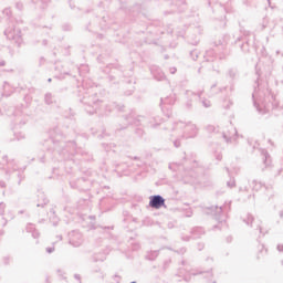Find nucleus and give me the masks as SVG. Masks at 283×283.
Here are the masks:
<instances>
[{
  "label": "nucleus",
  "mask_w": 283,
  "mask_h": 283,
  "mask_svg": "<svg viewBox=\"0 0 283 283\" xmlns=\"http://www.w3.org/2000/svg\"><path fill=\"white\" fill-rule=\"evenodd\" d=\"M164 129L175 132L178 136V138L174 140V146L176 148L180 147L181 138H196L198 136V126L192 123L177 122L172 126L164 127Z\"/></svg>",
  "instance_id": "nucleus-1"
},
{
  "label": "nucleus",
  "mask_w": 283,
  "mask_h": 283,
  "mask_svg": "<svg viewBox=\"0 0 283 283\" xmlns=\"http://www.w3.org/2000/svg\"><path fill=\"white\" fill-rule=\"evenodd\" d=\"M149 207L151 209H163L165 206V199L160 195H155L149 197Z\"/></svg>",
  "instance_id": "nucleus-2"
},
{
  "label": "nucleus",
  "mask_w": 283,
  "mask_h": 283,
  "mask_svg": "<svg viewBox=\"0 0 283 283\" xmlns=\"http://www.w3.org/2000/svg\"><path fill=\"white\" fill-rule=\"evenodd\" d=\"M150 72H151L154 78H156V81H166L167 80V76L165 75L163 70H160V67H158L157 65L150 66Z\"/></svg>",
  "instance_id": "nucleus-3"
},
{
  "label": "nucleus",
  "mask_w": 283,
  "mask_h": 283,
  "mask_svg": "<svg viewBox=\"0 0 283 283\" xmlns=\"http://www.w3.org/2000/svg\"><path fill=\"white\" fill-rule=\"evenodd\" d=\"M223 139L226 143H231L232 140H235V136H238V129L235 127L231 126L228 133L222 134Z\"/></svg>",
  "instance_id": "nucleus-4"
},
{
  "label": "nucleus",
  "mask_w": 283,
  "mask_h": 283,
  "mask_svg": "<svg viewBox=\"0 0 283 283\" xmlns=\"http://www.w3.org/2000/svg\"><path fill=\"white\" fill-rule=\"evenodd\" d=\"M250 187H252L253 191H260L262 189H269V187H266V185L262 184L261 181L258 180H252V182L250 184Z\"/></svg>",
  "instance_id": "nucleus-5"
},
{
  "label": "nucleus",
  "mask_w": 283,
  "mask_h": 283,
  "mask_svg": "<svg viewBox=\"0 0 283 283\" xmlns=\"http://www.w3.org/2000/svg\"><path fill=\"white\" fill-rule=\"evenodd\" d=\"M146 124L148 127H151L153 129H156L158 125H160V122L156 117H151L150 119L148 117L145 118Z\"/></svg>",
  "instance_id": "nucleus-6"
},
{
  "label": "nucleus",
  "mask_w": 283,
  "mask_h": 283,
  "mask_svg": "<svg viewBox=\"0 0 283 283\" xmlns=\"http://www.w3.org/2000/svg\"><path fill=\"white\" fill-rule=\"evenodd\" d=\"M161 103L164 105H174V103H176V94L161 98Z\"/></svg>",
  "instance_id": "nucleus-7"
},
{
  "label": "nucleus",
  "mask_w": 283,
  "mask_h": 283,
  "mask_svg": "<svg viewBox=\"0 0 283 283\" xmlns=\"http://www.w3.org/2000/svg\"><path fill=\"white\" fill-rule=\"evenodd\" d=\"M200 235H205V229H202V228H195L192 230V238L196 240V239L200 238Z\"/></svg>",
  "instance_id": "nucleus-8"
},
{
  "label": "nucleus",
  "mask_w": 283,
  "mask_h": 283,
  "mask_svg": "<svg viewBox=\"0 0 283 283\" xmlns=\"http://www.w3.org/2000/svg\"><path fill=\"white\" fill-rule=\"evenodd\" d=\"M243 41H245V43H251V36H252V42L254 41V39H255V35H253V34H251V32H249V31H244L243 32Z\"/></svg>",
  "instance_id": "nucleus-9"
},
{
  "label": "nucleus",
  "mask_w": 283,
  "mask_h": 283,
  "mask_svg": "<svg viewBox=\"0 0 283 283\" xmlns=\"http://www.w3.org/2000/svg\"><path fill=\"white\" fill-rule=\"evenodd\" d=\"M146 260L154 261L156 258H158V251H149L146 253Z\"/></svg>",
  "instance_id": "nucleus-10"
},
{
  "label": "nucleus",
  "mask_w": 283,
  "mask_h": 283,
  "mask_svg": "<svg viewBox=\"0 0 283 283\" xmlns=\"http://www.w3.org/2000/svg\"><path fill=\"white\" fill-rule=\"evenodd\" d=\"M272 99V109H282V106H280V102L275 99V96L271 95Z\"/></svg>",
  "instance_id": "nucleus-11"
},
{
  "label": "nucleus",
  "mask_w": 283,
  "mask_h": 283,
  "mask_svg": "<svg viewBox=\"0 0 283 283\" xmlns=\"http://www.w3.org/2000/svg\"><path fill=\"white\" fill-rule=\"evenodd\" d=\"M243 222H245V224H253V214H247V218H243Z\"/></svg>",
  "instance_id": "nucleus-12"
},
{
  "label": "nucleus",
  "mask_w": 283,
  "mask_h": 283,
  "mask_svg": "<svg viewBox=\"0 0 283 283\" xmlns=\"http://www.w3.org/2000/svg\"><path fill=\"white\" fill-rule=\"evenodd\" d=\"M228 75H229L230 78H235V76H238V70H235V69H230V70L228 71Z\"/></svg>",
  "instance_id": "nucleus-13"
},
{
  "label": "nucleus",
  "mask_w": 283,
  "mask_h": 283,
  "mask_svg": "<svg viewBox=\"0 0 283 283\" xmlns=\"http://www.w3.org/2000/svg\"><path fill=\"white\" fill-rule=\"evenodd\" d=\"M254 106L256 107V111L259 112V114H266V112H269V108L264 107V109H261L260 105H258L256 102H254Z\"/></svg>",
  "instance_id": "nucleus-14"
},
{
  "label": "nucleus",
  "mask_w": 283,
  "mask_h": 283,
  "mask_svg": "<svg viewBox=\"0 0 283 283\" xmlns=\"http://www.w3.org/2000/svg\"><path fill=\"white\" fill-rule=\"evenodd\" d=\"M201 105L206 108L211 107V101L207 99V98H202L201 99Z\"/></svg>",
  "instance_id": "nucleus-15"
},
{
  "label": "nucleus",
  "mask_w": 283,
  "mask_h": 283,
  "mask_svg": "<svg viewBox=\"0 0 283 283\" xmlns=\"http://www.w3.org/2000/svg\"><path fill=\"white\" fill-rule=\"evenodd\" d=\"M217 212L214 213L216 216V220H218V222H220V213H222V207H216Z\"/></svg>",
  "instance_id": "nucleus-16"
},
{
  "label": "nucleus",
  "mask_w": 283,
  "mask_h": 283,
  "mask_svg": "<svg viewBox=\"0 0 283 283\" xmlns=\"http://www.w3.org/2000/svg\"><path fill=\"white\" fill-rule=\"evenodd\" d=\"M227 187H229L230 189H233V187H235V179H230L227 182Z\"/></svg>",
  "instance_id": "nucleus-17"
},
{
  "label": "nucleus",
  "mask_w": 283,
  "mask_h": 283,
  "mask_svg": "<svg viewBox=\"0 0 283 283\" xmlns=\"http://www.w3.org/2000/svg\"><path fill=\"white\" fill-rule=\"evenodd\" d=\"M190 56H191L192 61H197V59H198V52L191 51V52H190Z\"/></svg>",
  "instance_id": "nucleus-18"
},
{
  "label": "nucleus",
  "mask_w": 283,
  "mask_h": 283,
  "mask_svg": "<svg viewBox=\"0 0 283 283\" xmlns=\"http://www.w3.org/2000/svg\"><path fill=\"white\" fill-rule=\"evenodd\" d=\"M206 129H207V132H209V133L216 132V126H213V125H208V126L206 127Z\"/></svg>",
  "instance_id": "nucleus-19"
},
{
  "label": "nucleus",
  "mask_w": 283,
  "mask_h": 283,
  "mask_svg": "<svg viewBox=\"0 0 283 283\" xmlns=\"http://www.w3.org/2000/svg\"><path fill=\"white\" fill-rule=\"evenodd\" d=\"M186 107H187V109H191V107H193V104L191 103V101H188L186 103Z\"/></svg>",
  "instance_id": "nucleus-20"
},
{
  "label": "nucleus",
  "mask_w": 283,
  "mask_h": 283,
  "mask_svg": "<svg viewBox=\"0 0 283 283\" xmlns=\"http://www.w3.org/2000/svg\"><path fill=\"white\" fill-rule=\"evenodd\" d=\"M177 253H181V255H182V254L187 253V249L181 248L180 250L177 251Z\"/></svg>",
  "instance_id": "nucleus-21"
},
{
  "label": "nucleus",
  "mask_w": 283,
  "mask_h": 283,
  "mask_svg": "<svg viewBox=\"0 0 283 283\" xmlns=\"http://www.w3.org/2000/svg\"><path fill=\"white\" fill-rule=\"evenodd\" d=\"M169 72H170V74H176V72H178V69H176V67H170Z\"/></svg>",
  "instance_id": "nucleus-22"
},
{
  "label": "nucleus",
  "mask_w": 283,
  "mask_h": 283,
  "mask_svg": "<svg viewBox=\"0 0 283 283\" xmlns=\"http://www.w3.org/2000/svg\"><path fill=\"white\" fill-rule=\"evenodd\" d=\"M276 249H277V251H279L280 253H282V251H283V244H279V245L276 247Z\"/></svg>",
  "instance_id": "nucleus-23"
},
{
  "label": "nucleus",
  "mask_w": 283,
  "mask_h": 283,
  "mask_svg": "<svg viewBox=\"0 0 283 283\" xmlns=\"http://www.w3.org/2000/svg\"><path fill=\"white\" fill-rule=\"evenodd\" d=\"M216 158L217 160H222V154H217Z\"/></svg>",
  "instance_id": "nucleus-24"
},
{
  "label": "nucleus",
  "mask_w": 283,
  "mask_h": 283,
  "mask_svg": "<svg viewBox=\"0 0 283 283\" xmlns=\"http://www.w3.org/2000/svg\"><path fill=\"white\" fill-rule=\"evenodd\" d=\"M182 240L185 241V242H189V240H191V237H182Z\"/></svg>",
  "instance_id": "nucleus-25"
},
{
  "label": "nucleus",
  "mask_w": 283,
  "mask_h": 283,
  "mask_svg": "<svg viewBox=\"0 0 283 283\" xmlns=\"http://www.w3.org/2000/svg\"><path fill=\"white\" fill-rule=\"evenodd\" d=\"M231 105H233V103L229 102L228 105L226 106V109H229V107H231Z\"/></svg>",
  "instance_id": "nucleus-26"
},
{
  "label": "nucleus",
  "mask_w": 283,
  "mask_h": 283,
  "mask_svg": "<svg viewBox=\"0 0 283 283\" xmlns=\"http://www.w3.org/2000/svg\"><path fill=\"white\" fill-rule=\"evenodd\" d=\"M264 157H265V163H266V160L269 159V153H265Z\"/></svg>",
  "instance_id": "nucleus-27"
},
{
  "label": "nucleus",
  "mask_w": 283,
  "mask_h": 283,
  "mask_svg": "<svg viewBox=\"0 0 283 283\" xmlns=\"http://www.w3.org/2000/svg\"><path fill=\"white\" fill-rule=\"evenodd\" d=\"M260 233H262V226H258Z\"/></svg>",
  "instance_id": "nucleus-28"
},
{
  "label": "nucleus",
  "mask_w": 283,
  "mask_h": 283,
  "mask_svg": "<svg viewBox=\"0 0 283 283\" xmlns=\"http://www.w3.org/2000/svg\"><path fill=\"white\" fill-rule=\"evenodd\" d=\"M192 275H202V272L192 273Z\"/></svg>",
  "instance_id": "nucleus-29"
},
{
  "label": "nucleus",
  "mask_w": 283,
  "mask_h": 283,
  "mask_svg": "<svg viewBox=\"0 0 283 283\" xmlns=\"http://www.w3.org/2000/svg\"><path fill=\"white\" fill-rule=\"evenodd\" d=\"M205 249V245L199 247V251H202Z\"/></svg>",
  "instance_id": "nucleus-30"
},
{
  "label": "nucleus",
  "mask_w": 283,
  "mask_h": 283,
  "mask_svg": "<svg viewBox=\"0 0 283 283\" xmlns=\"http://www.w3.org/2000/svg\"><path fill=\"white\" fill-rule=\"evenodd\" d=\"M241 50H244V45H241Z\"/></svg>",
  "instance_id": "nucleus-31"
},
{
  "label": "nucleus",
  "mask_w": 283,
  "mask_h": 283,
  "mask_svg": "<svg viewBox=\"0 0 283 283\" xmlns=\"http://www.w3.org/2000/svg\"><path fill=\"white\" fill-rule=\"evenodd\" d=\"M242 38H238L237 41H240Z\"/></svg>",
  "instance_id": "nucleus-32"
},
{
  "label": "nucleus",
  "mask_w": 283,
  "mask_h": 283,
  "mask_svg": "<svg viewBox=\"0 0 283 283\" xmlns=\"http://www.w3.org/2000/svg\"><path fill=\"white\" fill-rule=\"evenodd\" d=\"M226 170L228 171V174H229V168H226Z\"/></svg>",
  "instance_id": "nucleus-33"
},
{
  "label": "nucleus",
  "mask_w": 283,
  "mask_h": 283,
  "mask_svg": "<svg viewBox=\"0 0 283 283\" xmlns=\"http://www.w3.org/2000/svg\"><path fill=\"white\" fill-rule=\"evenodd\" d=\"M209 273V275H213L211 272H208Z\"/></svg>",
  "instance_id": "nucleus-34"
},
{
  "label": "nucleus",
  "mask_w": 283,
  "mask_h": 283,
  "mask_svg": "<svg viewBox=\"0 0 283 283\" xmlns=\"http://www.w3.org/2000/svg\"><path fill=\"white\" fill-rule=\"evenodd\" d=\"M212 87H216V84H214V85H212Z\"/></svg>",
  "instance_id": "nucleus-35"
},
{
  "label": "nucleus",
  "mask_w": 283,
  "mask_h": 283,
  "mask_svg": "<svg viewBox=\"0 0 283 283\" xmlns=\"http://www.w3.org/2000/svg\"><path fill=\"white\" fill-rule=\"evenodd\" d=\"M169 168L171 169V165L169 166Z\"/></svg>",
  "instance_id": "nucleus-36"
},
{
  "label": "nucleus",
  "mask_w": 283,
  "mask_h": 283,
  "mask_svg": "<svg viewBox=\"0 0 283 283\" xmlns=\"http://www.w3.org/2000/svg\"><path fill=\"white\" fill-rule=\"evenodd\" d=\"M281 216H283V212H281Z\"/></svg>",
  "instance_id": "nucleus-37"
},
{
  "label": "nucleus",
  "mask_w": 283,
  "mask_h": 283,
  "mask_svg": "<svg viewBox=\"0 0 283 283\" xmlns=\"http://www.w3.org/2000/svg\"><path fill=\"white\" fill-rule=\"evenodd\" d=\"M213 283H216V282H213Z\"/></svg>",
  "instance_id": "nucleus-38"
}]
</instances>
